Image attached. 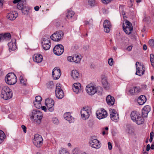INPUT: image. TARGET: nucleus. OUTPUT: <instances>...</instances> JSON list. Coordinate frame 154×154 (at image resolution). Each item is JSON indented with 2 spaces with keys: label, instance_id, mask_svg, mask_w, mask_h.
<instances>
[{
  "label": "nucleus",
  "instance_id": "obj_1",
  "mask_svg": "<svg viewBox=\"0 0 154 154\" xmlns=\"http://www.w3.org/2000/svg\"><path fill=\"white\" fill-rule=\"evenodd\" d=\"M131 117L132 120L137 125L142 124L144 123V119L138 112L135 111L132 112L131 114Z\"/></svg>",
  "mask_w": 154,
  "mask_h": 154
},
{
  "label": "nucleus",
  "instance_id": "obj_2",
  "mask_svg": "<svg viewBox=\"0 0 154 154\" xmlns=\"http://www.w3.org/2000/svg\"><path fill=\"white\" fill-rule=\"evenodd\" d=\"M12 97V93L10 89L8 87H3L1 91V97L5 100L11 98Z\"/></svg>",
  "mask_w": 154,
  "mask_h": 154
},
{
  "label": "nucleus",
  "instance_id": "obj_3",
  "mask_svg": "<svg viewBox=\"0 0 154 154\" xmlns=\"http://www.w3.org/2000/svg\"><path fill=\"white\" fill-rule=\"evenodd\" d=\"M5 80L8 84L13 85L16 83L17 78L14 73H9L7 75V77L5 78Z\"/></svg>",
  "mask_w": 154,
  "mask_h": 154
},
{
  "label": "nucleus",
  "instance_id": "obj_4",
  "mask_svg": "<svg viewBox=\"0 0 154 154\" xmlns=\"http://www.w3.org/2000/svg\"><path fill=\"white\" fill-rule=\"evenodd\" d=\"M31 118L34 119L35 122L38 124L40 123L42 118L41 112L38 109L34 110L32 112Z\"/></svg>",
  "mask_w": 154,
  "mask_h": 154
},
{
  "label": "nucleus",
  "instance_id": "obj_5",
  "mask_svg": "<svg viewBox=\"0 0 154 154\" xmlns=\"http://www.w3.org/2000/svg\"><path fill=\"white\" fill-rule=\"evenodd\" d=\"M123 29L125 33L128 35L130 34L133 30L132 24L127 20L123 23Z\"/></svg>",
  "mask_w": 154,
  "mask_h": 154
},
{
  "label": "nucleus",
  "instance_id": "obj_6",
  "mask_svg": "<svg viewBox=\"0 0 154 154\" xmlns=\"http://www.w3.org/2000/svg\"><path fill=\"white\" fill-rule=\"evenodd\" d=\"M43 140L42 137L41 135L35 134L34 136L33 142L35 146L39 148L42 145Z\"/></svg>",
  "mask_w": 154,
  "mask_h": 154
},
{
  "label": "nucleus",
  "instance_id": "obj_7",
  "mask_svg": "<svg viewBox=\"0 0 154 154\" xmlns=\"http://www.w3.org/2000/svg\"><path fill=\"white\" fill-rule=\"evenodd\" d=\"M135 65L136 67V74L139 76L143 75L144 74L145 72L143 64L139 62H137L136 63Z\"/></svg>",
  "mask_w": 154,
  "mask_h": 154
},
{
  "label": "nucleus",
  "instance_id": "obj_8",
  "mask_svg": "<svg viewBox=\"0 0 154 154\" xmlns=\"http://www.w3.org/2000/svg\"><path fill=\"white\" fill-rule=\"evenodd\" d=\"M63 35V33L62 31H59L52 35L50 38L51 40L55 42H58L61 39Z\"/></svg>",
  "mask_w": 154,
  "mask_h": 154
},
{
  "label": "nucleus",
  "instance_id": "obj_9",
  "mask_svg": "<svg viewBox=\"0 0 154 154\" xmlns=\"http://www.w3.org/2000/svg\"><path fill=\"white\" fill-rule=\"evenodd\" d=\"M55 94L56 97L60 99L62 98L64 96L63 92L61 89L60 85L59 83H57L56 85Z\"/></svg>",
  "mask_w": 154,
  "mask_h": 154
},
{
  "label": "nucleus",
  "instance_id": "obj_10",
  "mask_svg": "<svg viewBox=\"0 0 154 154\" xmlns=\"http://www.w3.org/2000/svg\"><path fill=\"white\" fill-rule=\"evenodd\" d=\"M54 101L51 98H48L45 100V104L50 112H52L54 110Z\"/></svg>",
  "mask_w": 154,
  "mask_h": 154
},
{
  "label": "nucleus",
  "instance_id": "obj_11",
  "mask_svg": "<svg viewBox=\"0 0 154 154\" xmlns=\"http://www.w3.org/2000/svg\"><path fill=\"white\" fill-rule=\"evenodd\" d=\"M97 117L99 119L106 118L107 116V112L103 109L98 110L96 112Z\"/></svg>",
  "mask_w": 154,
  "mask_h": 154
},
{
  "label": "nucleus",
  "instance_id": "obj_12",
  "mask_svg": "<svg viewBox=\"0 0 154 154\" xmlns=\"http://www.w3.org/2000/svg\"><path fill=\"white\" fill-rule=\"evenodd\" d=\"M110 118L112 121L117 122L119 119V115L116 111L114 109H109Z\"/></svg>",
  "mask_w": 154,
  "mask_h": 154
},
{
  "label": "nucleus",
  "instance_id": "obj_13",
  "mask_svg": "<svg viewBox=\"0 0 154 154\" xmlns=\"http://www.w3.org/2000/svg\"><path fill=\"white\" fill-rule=\"evenodd\" d=\"M90 113V110L87 108H84L81 110V114L82 118L84 120H86L89 117Z\"/></svg>",
  "mask_w": 154,
  "mask_h": 154
},
{
  "label": "nucleus",
  "instance_id": "obj_14",
  "mask_svg": "<svg viewBox=\"0 0 154 154\" xmlns=\"http://www.w3.org/2000/svg\"><path fill=\"white\" fill-rule=\"evenodd\" d=\"M86 91L90 95H93L97 91L96 88L92 84H89L86 86Z\"/></svg>",
  "mask_w": 154,
  "mask_h": 154
},
{
  "label": "nucleus",
  "instance_id": "obj_15",
  "mask_svg": "<svg viewBox=\"0 0 154 154\" xmlns=\"http://www.w3.org/2000/svg\"><path fill=\"white\" fill-rule=\"evenodd\" d=\"M11 38V35L9 33L0 34V42L9 41Z\"/></svg>",
  "mask_w": 154,
  "mask_h": 154
},
{
  "label": "nucleus",
  "instance_id": "obj_16",
  "mask_svg": "<svg viewBox=\"0 0 154 154\" xmlns=\"http://www.w3.org/2000/svg\"><path fill=\"white\" fill-rule=\"evenodd\" d=\"M18 14L16 11H11L8 13L7 15V18L11 20H14L18 16Z\"/></svg>",
  "mask_w": 154,
  "mask_h": 154
},
{
  "label": "nucleus",
  "instance_id": "obj_17",
  "mask_svg": "<svg viewBox=\"0 0 154 154\" xmlns=\"http://www.w3.org/2000/svg\"><path fill=\"white\" fill-rule=\"evenodd\" d=\"M52 75L54 79L57 80L59 79L61 75L60 69L57 67L54 68L52 72Z\"/></svg>",
  "mask_w": 154,
  "mask_h": 154
},
{
  "label": "nucleus",
  "instance_id": "obj_18",
  "mask_svg": "<svg viewBox=\"0 0 154 154\" xmlns=\"http://www.w3.org/2000/svg\"><path fill=\"white\" fill-rule=\"evenodd\" d=\"M91 147L96 149H99L100 147V142L96 139L91 140L89 142Z\"/></svg>",
  "mask_w": 154,
  "mask_h": 154
},
{
  "label": "nucleus",
  "instance_id": "obj_19",
  "mask_svg": "<svg viewBox=\"0 0 154 154\" xmlns=\"http://www.w3.org/2000/svg\"><path fill=\"white\" fill-rule=\"evenodd\" d=\"M72 89L73 91L76 94L79 93L82 90L80 83L79 82L74 83L72 86Z\"/></svg>",
  "mask_w": 154,
  "mask_h": 154
},
{
  "label": "nucleus",
  "instance_id": "obj_20",
  "mask_svg": "<svg viewBox=\"0 0 154 154\" xmlns=\"http://www.w3.org/2000/svg\"><path fill=\"white\" fill-rule=\"evenodd\" d=\"M18 2V3L17 5V8L18 9L21 10L26 5L25 2L23 1L22 0H14L13 1L14 3L15 4Z\"/></svg>",
  "mask_w": 154,
  "mask_h": 154
},
{
  "label": "nucleus",
  "instance_id": "obj_21",
  "mask_svg": "<svg viewBox=\"0 0 154 154\" xmlns=\"http://www.w3.org/2000/svg\"><path fill=\"white\" fill-rule=\"evenodd\" d=\"M103 26L104 28V31L106 32H109L111 27L110 22L107 20H105L103 23Z\"/></svg>",
  "mask_w": 154,
  "mask_h": 154
},
{
  "label": "nucleus",
  "instance_id": "obj_22",
  "mask_svg": "<svg viewBox=\"0 0 154 154\" xmlns=\"http://www.w3.org/2000/svg\"><path fill=\"white\" fill-rule=\"evenodd\" d=\"M101 83L103 88L106 90H108L109 88V84L108 83L107 79L105 77H103L101 79Z\"/></svg>",
  "mask_w": 154,
  "mask_h": 154
},
{
  "label": "nucleus",
  "instance_id": "obj_23",
  "mask_svg": "<svg viewBox=\"0 0 154 154\" xmlns=\"http://www.w3.org/2000/svg\"><path fill=\"white\" fill-rule=\"evenodd\" d=\"M33 59L34 62L37 63H40L42 61L43 57L40 54H35L33 56Z\"/></svg>",
  "mask_w": 154,
  "mask_h": 154
},
{
  "label": "nucleus",
  "instance_id": "obj_24",
  "mask_svg": "<svg viewBox=\"0 0 154 154\" xmlns=\"http://www.w3.org/2000/svg\"><path fill=\"white\" fill-rule=\"evenodd\" d=\"M41 43L43 48H50L51 47V43L48 39L43 40Z\"/></svg>",
  "mask_w": 154,
  "mask_h": 154
},
{
  "label": "nucleus",
  "instance_id": "obj_25",
  "mask_svg": "<svg viewBox=\"0 0 154 154\" xmlns=\"http://www.w3.org/2000/svg\"><path fill=\"white\" fill-rule=\"evenodd\" d=\"M64 118L69 123L73 122L74 121V118L71 115L69 112H66L64 114Z\"/></svg>",
  "mask_w": 154,
  "mask_h": 154
},
{
  "label": "nucleus",
  "instance_id": "obj_26",
  "mask_svg": "<svg viewBox=\"0 0 154 154\" xmlns=\"http://www.w3.org/2000/svg\"><path fill=\"white\" fill-rule=\"evenodd\" d=\"M106 101L108 105L112 106L114 105L115 102L114 98L110 95H108L106 98Z\"/></svg>",
  "mask_w": 154,
  "mask_h": 154
},
{
  "label": "nucleus",
  "instance_id": "obj_27",
  "mask_svg": "<svg viewBox=\"0 0 154 154\" xmlns=\"http://www.w3.org/2000/svg\"><path fill=\"white\" fill-rule=\"evenodd\" d=\"M146 97L143 95L140 96L138 99L137 101L138 104L140 105L143 104L146 101Z\"/></svg>",
  "mask_w": 154,
  "mask_h": 154
},
{
  "label": "nucleus",
  "instance_id": "obj_28",
  "mask_svg": "<svg viewBox=\"0 0 154 154\" xmlns=\"http://www.w3.org/2000/svg\"><path fill=\"white\" fill-rule=\"evenodd\" d=\"M72 77L74 79H77L80 77V74L78 71L76 70H73L71 74Z\"/></svg>",
  "mask_w": 154,
  "mask_h": 154
},
{
  "label": "nucleus",
  "instance_id": "obj_29",
  "mask_svg": "<svg viewBox=\"0 0 154 154\" xmlns=\"http://www.w3.org/2000/svg\"><path fill=\"white\" fill-rule=\"evenodd\" d=\"M54 53L57 55H61L63 52L64 49H53Z\"/></svg>",
  "mask_w": 154,
  "mask_h": 154
},
{
  "label": "nucleus",
  "instance_id": "obj_30",
  "mask_svg": "<svg viewBox=\"0 0 154 154\" xmlns=\"http://www.w3.org/2000/svg\"><path fill=\"white\" fill-rule=\"evenodd\" d=\"M75 14L74 12L71 10H69L67 11L66 17L68 19H71L72 18Z\"/></svg>",
  "mask_w": 154,
  "mask_h": 154
},
{
  "label": "nucleus",
  "instance_id": "obj_31",
  "mask_svg": "<svg viewBox=\"0 0 154 154\" xmlns=\"http://www.w3.org/2000/svg\"><path fill=\"white\" fill-rule=\"evenodd\" d=\"M30 9L29 7L26 6V5L23 7L22 9L21 10L22 13L24 15L28 14L29 11Z\"/></svg>",
  "mask_w": 154,
  "mask_h": 154
},
{
  "label": "nucleus",
  "instance_id": "obj_32",
  "mask_svg": "<svg viewBox=\"0 0 154 154\" xmlns=\"http://www.w3.org/2000/svg\"><path fill=\"white\" fill-rule=\"evenodd\" d=\"M73 62L76 63H79L80 62L81 57V56L79 55H74L73 56Z\"/></svg>",
  "mask_w": 154,
  "mask_h": 154
},
{
  "label": "nucleus",
  "instance_id": "obj_33",
  "mask_svg": "<svg viewBox=\"0 0 154 154\" xmlns=\"http://www.w3.org/2000/svg\"><path fill=\"white\" fill-rule=\"evenodd\" d=\"M9 48H17L16 40L10 42L8 43Z\"/></svg>",
  "mask_w": 154,
  "mask_h": 154
},
{
  "label": "nucleus",
  "instance_id": "obj_34",
  "mask_svg": "<svg viewBox=\"0 0 154 154\" xmlns=\"http://www.w3.org/2000/svg\"><path fill=\"white\" fill-rule=\"evenodd\" d=\"M5 137L4 132L2 130H0V143H2Z\"/></svg>",
  "mask_w": 154,
  "mask_h": 154
},
{
  "label": "nucleus",
  "instance_id": "obj_35",
  "mask_svg": "<svg viewBox=\"0 0 154 154\" xmlns=\"http://www.w3.org/2000/svg\"><path fill=\"white\" fill-rule=\"evenodd\" d=\"M96 90L97 91L96 93H97L98 95H101L103 93V89L101 87H98L97 88H96Z\"/></svg>",
  "mask_w": 154,
  "mask_h": 154
},
{
  "label": "nucleus",
  "instance_id": "obj_36",
  "mask_svg": "<svg viewBox=\"0 0 154 154\" xmlns=\"http://www.w3.org/2000/svg\"><path fill=\"white\" fill-rule=\"evenodd\" d=\"M34 104L35 107L38 109H39L42 107V105L40 102L35 101L33 102Z\"/></svg>",
  "mask_w": 154,
  "mask_h": 154
},
{
  "label": "nucleus",
  "instance_id": "obj_37",
  "mask_svg": "<svg viewBox=\"0 0 154 154\" xmlns=\"http://www.w3.org/2000/svg\"><path fill=\"white\" fill-rule=\"evenodd\" d=\"M88 4L90 6L93 7L97 4V2L95 0H88Z\"/></svg>",
  "mask_w": 154,
  "mask_h": 154
},
{
  "label": "nucleus",
  "instance_id": "obj_38",
  "mask_svg": "<svg viewBox=\"0 0 154 154\" xmlns=\"http://www.w3.org/2000/svg\"><path fill=\"white\" fill-rule=\"evenodd\" d=\"M134 88L135 94L140 93L141 91V89L139 87L135 86L134 87Z\"/></svg>",
  "mask_w": 154,
  "mask_h": 154
},
{
  "label": "nucleus",
  "instance_id": "obj_39",
  "mask_svg": "<svg viewBox=\"0 0 154 154\" xmlns=\"http://www.w3.org/2000/svg\"><path fill=\"white\" fill-rule=\"evenodd\" d=\"M150 59L151 65L153 66H154V56L153 54H150Z\"/></svg>",
  "mask_w": 154,
  "mask_h": 154
},
{
  "label": "nucleus",
  "instance_id": "obj_40",
  "mask_svg": "<svg viewBox=\"0 0 154 154\" xmlns=\"http://www.w3.org/2000/svg\"><path fill=\"white\" fill-rule=\"evenodd\" d=\"M60 154H69V152L65 149L61 148L59 151Z\"/></svg>",
  "mask_w": 154,
  "mask_h": 154
},
{
  "label": "nucleus",
  "instance_id": "obj_41",
  "mask_svg": "<svg viewBox=\"0 0 154 154\" xmlns=\"http://www.w3.org/2000/svg\"><path fill=\"white\" fill-rule=\"evenodd\" d=\"M148 113L145 111L143 108L142 109V115L143 117L146 118L147 117Z\"/></svg>",
  "mask_w": 154,
  "mask_h": 154
},
{
  "label": "nucleus",
  "instance_id": "obj_42",
  "mask_svg": "<svg viewBox=\"0 0 154 154\" xmlns=\"http://www.w3.org/2000/svg\"><path fill=\"white\" fill-rule=\"evenodd\" d=\"M47 87L49 88H52L54 87V85L52 81L49 82L47 84Z\"/></svg>",
  "mask_w": 154,
  "mask_h": 154
},
{
  "label": "nucleus",
  "instance_id": "obj_43",
  "mask_svg": "<svg viewBox=\"0 0 154 154\" xmlns=\"http://www.w3.org/2000/svg\"><path fill=\"white\" fill-rule=\"evenodd\" d=\"M20 80L21 84H23V85H26V82L24 80L23 77L21 75L20 77Z\"/></svg>",
  "mask_w": 154,
  "mask_h": 154
},
{
  "label": "nucleus",
  "instance_id": "obj_44",
  "mask_svg": "<svg viewBox=\"0 0 154 154\" xmlns=\"http://www.w3.org/2000/svg\"><path fill=\"white\" fill-rule=\"evenodd\" d=\"M145 111L149 113L151 110L150 107L149 105H146L143 108Z\"/></svg>",
  "mask_w": 154,
  "mask_h": 154
},
{
  "label": "nucleus",
  "instance_id": "obj_45",
  "mask_svg": "<svg viewBox=\"0 0 154 154\" xmlns=\"http://www.w3.org/2000/svg\"><path fill=\"white\" fill-rule=\"evenodd\" d=\"M149 44L151 47H154V40L153 39H150L149 41Z\"/></svg>",
  "mask_w": 154,
  "mask_h": 154
},
{
  "label": "nucleus",
  "instance_id": "obj_46",
  "mask_svg": "<svg viewBox=\"0 0 154 154\" xmlns=\"http://www.w3.org/2000/svg\"><path fill=\"white\" fill-rule=\"evenodd\" d=\"M113 0H101L103 3L106 5L110 3Z\"/></svg>",
  "mask_w": 154,
  "mask_h": 154
},
{
  "label": "nucleus",
  "instance_id": "obj_47",
  "mask_svg": "<svg viewBox=\"0 0 154 154\" xmlns=\"http://www.w3.org/2000/svg\"><path fill=\"white\" fill-rule=\"evenodd\" d=\"M52 121L53 123L56 125H58L59 123V121L57 118H53L52 119Z\"/></svg>",
  "mask_w": 154,
  "mask_h": 154
},
{
  "label": "nucleus",
  "instance_id": "obj_48",
  "mask_svg": "<svg viewBox=\"0 0 154 154\" xmlns=\"http://www.w3.org/2000/svg\"><path fill=\"white\" fill-rule=\"evenodd\" d=\"M42 97L39 96H37L35 97V101L39 102H41L42 100Z\"/></svg>",
  "mask_w": 154,
  "mask_h": 154
},
{
  "label": "nucleus",
  "instance_id": "obj_49",
  "mask_svg": "<svg viewBox=\"0 0 154 154\" xmlns=\"http://www.w3.org/2000/svg\"><path fill=\"white\" fill-rule=\"evenodd\" d=\"M134 88L133 87L129 90V92L131 95H134L135 94V92H134Z\"/></svg>",
  "mask_w": 154,
  "mask_h": 154
},
{
  "label": "nucleus",
  "instance_id": "obj_50",
  "mask_svg": "<svg viewBox=\"0 0 154 154\" xmlns=\"http://www.w3.org/2000/svg\"><path fill=\"white\" fill-rule=\"evenodd\" d=\"M108 62L109 65L110 66H112L113 63V59L111 58L109 59L108 60Z\"/></svg>",
  "mask_w": 154,
  "mask_h": 154
},
{
  "label": "nucleus",
  "instance_id": "obj_51",
  "mask_svg": "<svg viewBox=\"0 0 154 154\" xmlns=\"http://www.w3.org/2000/svg\"><path fill=\"white\" fill-rule=\"evenodd\" d=\"M54 48H64V46L61 44H58L55 46Z\"/></svg>",
  "mask_w": 154,
  "mask_h": 154
},
{
  "label": "nucleus",
  "instance_id": "obj_52",
  "mask_svg": "<svg viewBox=\"0 0 154 154\" xmlns=\"http://www.w3.org/2000/svg\"><path fill=\"white\" fill-rule=\"evenodd\" d=\"M73 57H72L71 56H69L67 57V59L68 61L73 62Z\"/></svg>",
  "mask_w": 154,
  "mask_h": 154
},
{
  "label": "nucleus",
  "instance_id": "obj_53",
  "mask_svg": "<svg viewBox=\"0 0 154 154\" xmlns=\"http://www.w3.org/2000/svg\"><path fill=\"white\" fill-rule=\"evenodd\" d=\"M21 128L23 129V132L24 133H26V127L25 126L22 125L21 126Z\"/></svg>",
  "mask_w": 154,
  "mask_h": 154
},
{
  "label": "nucleus",
  "instance_id": "obj_54",
  "mask_svg": "<svg viewBox=\"0 0 154 154\" xmlns=\"http://www.w3.org/2000/svg\"><path fill=\"white\" fill-rule=\"evenodd\" d=\"M108 145L109 149L111 150L112 149V146L111 143L109 142H108Z\"/></svg>",
  "mask_w": 154,
  "mask_h": 154
},
{
  "label": "nucleus",
  "instance_id": "obj_55",
  "mask_svg": "<svg viewBox=\"0 0 154 154\" xmlns=\"http://www.w3.org/2000/svg\"><path fill=\"white\" fill-rule=\"evenodd\" d=\"M42 110H44L45 112H46L47 109L46 107L45 106H43L41 107Z\"/></svg>",
  "mask_w": 154,
  "mask_h": 154
},
{
  "label": "nucleus",
  "instance_id": "obj_56",
  "mask_svg": "<svg viewBox=\"0 0 154 154\" xmlns=\"http://www.w3.org/2000/svg\"><path fill=\"white\" fill-rule=\"evenodd\" d=\"M150 149V146L149 144H148L146 147V150L147 151H149Z\"/></svg>",
  "mask_w": 154,
  "mask_h": 154
},
{
  "label": "nucleus",
  "instance_id": "obj_57",
  "mask_svg": "<svg viewBox=\"0 0 154 154\" xmlns=\"http://www.w3.org/2000/svg\"><path fill=\"white\" fill-rule=\"evenodd\" d=\"M39 8L38 6H36L34 7V9L35 11H37L39 9Z\"/></svg>",
  "mask_w": 154,
  "mask_h": 154
},
{
  "label": "nucleus",
  "instance_id": "obj_58",
  "mask_svg": "<svg viewBox=\"0 0 154 154\" xmlns=\"http://www.w3.org/2000/svg\"><path fill=\"white\" fill-rule=\"evenodd\" d=\"M154 133L152 131L150 133V137H153L154 136Z\"/></svg>",
  "mask_w": 154,
  "mask_h": 154
},
{
  "label": "nucleus",
  "instance_id": "obj_59",
  "mask_svg": "<svg viewBox=\"0 0 154 154\" xmlns=\"http://www.w3.org/2000/svg\"><path fill=\"white\" fill-rule=\"evenodd\" d=\"M89 124L90 126H92L93 125V123L92 121H89Z\"/></svg>",
  "mask_w": 154,
  "mask_h": 154
},
{
  "label": "nucleus",
  "instance_id": "obj_60",
  "mask_svg": "<svg viewBox=\"0 0 154 154\" xmlns=\"http://www.w3.org/2000/svg\"><path fill=\"white\" fill-rule=\"evenodd\" d=\"M3 5V3L0 0V7H2Z\"/></svg>",
  "mask_w": 154,
  "mask_h": 154
},
{
  "label": "nucleus",
  "instance_id": "obj_61",
  "mask_svg": "<svg viewBox=\"0 0 154 154\" xmlns=\"http://www.w3.org/2000/svg\"><path fill=\"white\" fill-rule=\"evenodd\" d=\"M150 148L151 149H154V145L152 144L151 145Z\"/></svg>",
  "mask_w": 154,
  "mask_h": 154
},
{
  "label": "nucleus",
  "instance_id": "obj_62",
  "mask_svg": "<svg viewBox=\"0 0 154 154\" xmlns=\"http://www.w3.org/2000/svg\"><path fill=\"white\" fill-rule=\"evenodd\" d=\"M153 138L152 137H150V138L149 140V142H151L152 141Z\"/></svg>",
  "mask_w": 154,
  "mask_h": 154
},
{
  "label": "nucleus",
  "instance_id": "obj_63",
  "mask_svg": "<svg viewBox=\"0 0 154 154\" xmlns=\"http://www.w3.org/2000/svg\"><path fill=\"white\" fill-rule=\"evenodd\" d=\"M134 47L132 45H131L129 46H128L127 48H129L130 47H131V48H132V47Z\"/></svg>",
  "mask_w": 154,
  "mask_h": 154
},
{
  "label": "nucleus",
  "instance_id": "obj_64",
  "mask_svg": "<svg viewBox=\"0 0 154 154\" xmlns=\"http://www.w3.org/2000/svg\"><path fill=\"white\" fill-rule=\"evenodd\" d=\"M143 154H148L147 152L143 150Z\"/></svg>",
  "mask_w": 154,
  "mask_h": 154
}]
</instances>
